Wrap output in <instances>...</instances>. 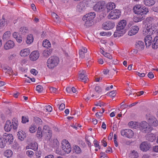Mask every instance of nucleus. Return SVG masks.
I'll use <instances>...</instances> for the list:
<instances>
[{
    "mask_svg": "<svg viewBox=\"0 0 158 158\" xmlns=\"http://www.w3.org/2000/svg\"><path fill=\"white\" fill-rule=\"evenodd\" d=\"M102 54L105 57L110 59H112V56L109 53L103 51Z\"/></svg>",
    "mask_w": 158,
    "mask_h": 158,
    "instance_id": "de8ad7c7",
    "label": "nucleus"
},
{
    "mask_svg": "<svg viewBox=\"0 0 158 158\" xmlns=\"http://www.w3.org/2000/svg\"><path fill=\"white\" fill-rule=\"evenodd\" d=\"M155 3V0H144L143 3L147 6H151L153 5Z\"/></svg>",
    "mask_w": 158,
    "mask_h": 158,
    "instance_id": "cd10ccee",
    "label": "nucleus"
},
{
    "mask_svg": "<svg viewBox=\"0 0 158 158\" xmlns=\"http://www.w3.org/2000/svg\"><path fill=\"white\" fill-rule=\"evenodd\" d=\"M115 26L114 23L107 21L104 23L102 25V27L105 30H109L112 29Z\"/></svg>",
    "mask_w": 158,
    "mask_h": 158,
    "instance_id": "ddd939ff",
    "label": "nucleus"
},
{
    "mask_svg": "<svg viewBox=\"0 0 158 158\" xmlns=\"http://www.w3.org/2000/svg\"><path fill=\"white\" fill-rule=\"evenodd\" d=\"M36 90L39 93H41L43 90V87L41 85H38L36 86Z\"/></svg>",
    "mask_w": 158,
    "mask_h": 158,
    "instance_id": "3c124183",
    "label": "nucleus"
},
{
    "mask_svg": "<svg viewBox=\"0 0 158 158\" xmlns=\"http://www.w3.org/2000/svg\"><path fill=\"white\" fill-rule=\"evenodd\" d=\"M52 52V50H51L46 49L43 51V54L44 56L47 57L51 55Z\"/></svg>",
    "mask_w": 158,
    "mask_h": 158,
    "instance_id": "f704fd0d",
    "label": "nucleus"
},
{
    "mask_svg": "<svg viewBox=\"0 0 158 158\" xmlns=\"http://www.w3.org/2000/svg\"><path fill=\"white\" fill-rule=\"evenodd\" d=\"M45 109L47 111L49 112H51L52 110V108L50 105L46 106L45 107Z\"/></svg>",
    "mask_w": 158,
    "mask_h": 158,
    "instance_id": "13d9d810",
    "label": "nucleus"
},
{
    "mask_svg": "<svg viewBox=\"0 0 158 158\" xmlns=\"http://www.w3.org/2000/svg\"><path fill=\"white\" fill-rule=\"evenodd\" d=\"M138 156V154L137 152L133 151L130 154L131 158H137Z\"/></svg>",
    "mask_w": 158,
    "mask_h": 158,
    "instance_id": "a19ab883",
    "label": "nucleus"
},
{
    "mask_svg": "<svg viewBox=\"0 0 158 158\" xmlns=\"http://www.w3.org/2000/svg\"><path fill=\"white\" fill-rule=\"evenodd\" d=\"M100 34L102 36H105L106 35H110L111 34L109 32H102L100 33Z\"/></svg>",
    "mask_w": 158,
    "mask_h": 158,
    "instance_id": "0e129e2a",
    "label": "nucleus"
},
{
    "mask_svg": "<svg viewBox=\"0 0 158 158\" xmlns=\"http://www.w3.org/2000/svg\"><path fill=\"white\" fill-rule=\"evenodd\" d=\"M74 152L77 154L80 153L81 152V150L80 147L78 146H75L74 147Z\"/></svg>",
    "mask_w": 158,
    "mask_h": 158,
    "instance_id": "a18cd8bd",
    "label": "nucleus"
},
{
    "mask_svg": "<svg viewBox=\"0 0 158 158\" xmlns=\"http://www.w3.org/2000/svg\"><path fill=\"white\" fill-rule=\"evenodd\" d=\"M138 15L134 16L133 20L135 22H138L144 19V16L143 15Z\"/></svg>",
    "mask_w": 158,
    "mask_h": 158,
    "instance_id": "473e14b6",
    "label": "nucleus"
},
{
    "mask_svg": "<svg viewBox=\"0 0 158 158\" xmlns=\"http://www.w3.org/2000/svg\"><path fill=\"white\" fill-rule=\"evenodd\" d=\"M115 6V4L114 2H110L108 3L106 5H105L106 12H109L110 10L114 9Z\"/></svg>",
    "mask_w": 158,
    "mask_h": 158,
    "instance_id": "6ab92c4d",
    "label": "nucleus"
},
{
    "mask_svg": "<svg viewBox=\"0 0 158 158\" xmlns=\"http://www.w3.org/2000/svg\"><path fill=\"white\" fill-rule=\"evenodd\" d=\"M33 35L31 34L28 35L26 38V42L28 44H30L33 42Z\"/></svg>",
    "mask_w": 158,
    "mask_h": 158,
    "instance_id": "a878e982",
    "label": "nucleus"
},
{
    "mask_svg": "<svg viewBox=\"0 0 158 158\" xmlns=\"http://www.w3.org/2000/svg\"><path fill=\"white\" fill-rule=\"evenodd\" d=\"M17 135L19 139L21 140H23L26 137V134L22 130L18 131Z\"/></svg>",
    "mask_w": 158,
    "mask_h": 158,
    "instance_id": "c85d7f7f",
    "label": "nucleus"
},
{
    "mask_svg": "<svg viewBox=\"0 0 158 158\" xmlns=\"http://www.w3.org/2000/svg\"><path fill=\"white\" fill-rule=\"evenodd\" d=\"M95 90L98 93H100L101 91V88L98 86L95 87Z\"/></svg>",
    "mask_w": 158,
    "mask_h": 158,
    "instance_id": "774afa93",
    "label": "nucleus"
},
{
    "mask_svg": "<svg viewBox=\"0 0 158 158\" xmlns=\"http://www.w3.org/2000/svg\"><path fill=\"white\" fill-rule=\"evenodd\" d=\"M52 135V131L48 132L45 134V137L47 140H49L51 138Z\"/></svg>",
    "mask_w": 158,
    "mask_h": 158,
    "instance_id": "09e8293b",
    "label": "nucleus"
},
{
    "mask_svg": "<svg viewBox=\"0 0 158 158\" xmlns=\"http://www.w3.org/2000/svg\"><path fill=\"white\" fill-rule=\"evenodd\" d=\"M90 96L92 97H94V95L93 94H92L91 92L88 95L86 94L84 95L83 96V98L86 101H88L90 99Z\"/></svg>",
    "mask_w": 158,
    "mask_h": 158,
    "instance_id": "e433bc0d",
    "label": "nucleus"
},
{
    "mask_svg": "<svg viewBox=\"0 0 158 158\" xmlns=\"http://www.w3.org/2000/svg\"><path fill=\"white\" fill-rule=\"evenodd\" d=\"M156 138L155 135L152 134H151L148 138L149 141L151 142H152Z\"/></svg>",
    "mask_w": 158,
    "mask_h": 158,
    "instance_id": "6e6d98bb",
    "label": "nucleus"
},
{
    "mask_svg": "<svg viewBox=\"0 0 158 158\" xmlns=\"http://www.w3.org/2000/svg\"><path fill=\"white\" fill-rule=\"evenodd\" d=\"M29 121L28 118L27 117L23 116L22 118V122L23 123H26Z\"/></svg>",
    "mask_w": 158,
    "mask_h": 158,
    "instance_id": "5fc2aeb1",
    "label": "nucleus"
},
{
    "mask_svg": "<svg viewBox=\"0 0 158 158\" xmlns=\"http://www.w3.org/2000/svg\"><path fill=\"white\" fill-rule=\"evenodd\" d=\"M153 37H154V36L147 35L145 37L144 41L147 47H149L152 44Z\"/></svg>",
    "mask_w": 158,
    "mask_h": 158,
    "instance_id": "2eb2a0df",
    "label": "nucleus"
},
{
    "mask_svg": "<svg viewBox=\"0 0 158 158\" xmlns=\"http://www.w3.org/2000/svg\"><path fill=\"white\" fill-rule=\"evenodd\" d=\"M93 143L94 146L96 148H98V149H100L101 147L99 145V142H98L96 140H94Z\"/></svg>",
    "mask_w": 158,
    "mask_h": 158,
    "instance_id": "864d4df0",
    "label": "nucleus"
},
{
    "mask_svg": "<svg viewBox=\"0 0 158 158\" xmlns=\"http://www.w3.org/2000/svg\"><path fill=\"white\" fill-rule=\"evenodd\" d=\"M11 33L10 31H8L5 32L3 36V40H8L10 36Z\"/></svg>",
    "mask_w": 158,
    "mask_h": 158,
    "instance_id": "72a5a7b5",
    "label": "nucleus"
},
{
    "mask_svg": "<svg viewBox=\"0 0 158 158\" xmlns=\"http://www.w3.org/2000/svg\"><path fill=\"white\" fill-rule=\"evenodd\" d=\"M133 12L139 15H146L149 12L148 8L145 6L141 7L140 5H136L133 8Z\"/></svg>",
    "mask_w": 158,
    "mask_h": 158,
    "instance_id": "20e7f679",
    "label": "nucleus"
},
{
    "mask_svg": "<svg viewBox=\"0 0 158 158\" xmlns=\"http://www.w3.org/2000/svg\"><path fill=\"white\" fill-rule=\"evenodd\" d=\"M109 96L114 97L116 95L115 91L113 90L110 92L109 94H108Z\"/></svg>",
    "mask_w": 158,
    "mask_h": 158,
    "instance_id": "052dcab7",
    "label": "nucleus"
},
{
    "mask_svg": "<svg viewBox=\"0 0 158 158\" xmlns=\"http://www.w3.org/2000/svg\"><path fill=\"white\" fill-rule=\"evenodd\" d=\"M36 136L38 139L41 138L43 136V131L40 127H39L37 129Z\"/></svg>",
    "mask_w": 158,
    "mask_h": 158,
    "instance_id": "bb28decb",
    "label": "nucleus"
},
{
    "mask_svg": "<svg viewBox=\"0 0 158 158\" xmlns=\"http://www.w3.org/2000/svg\"><path fill=\"white\" fill-rule=\"evenodd\" d=\"M96 14L94 12H91L86 14L83 16L82 19L85 22L84 25L86 27L91 26L93 23V20Z\"/></svg>",
    "mask_w": 158,
    "mask_h": 158,
    "instance_id": "7ed1b4c3",
    "label": "nucleus"
},
{
    "mask_svg": "<svg viewBox=\"0 0 158 158\" xmlns=\"http://www.w3.org/2000/svg\"><path fill=\"white\" fill-rule=\"evenodd\" d=\"M59 62V59L56 56H53L50 57L47 61V66L50 69H53L56 67Z\"/></svg>",
    "mask_w": 158,
    "mask_h": 158,
    "instance_id": "39448f33",
    "label": "nucleus"
},
{
    "mask_svg": "<svg viewBox=\"0 0 158 158\" xmlns=\"http://www.w3.org/2000/svg\"><path fill=\"white\" fill-rule=\"evenodd\" d=\"M86 72L84 70H82L79 74V78L81 80L85 83L88 79L87 76L86 75Z\"/></svg>",
    "mask_w": 158,
    "mask_h": 158,
    "instance_id": "412c9836",
    "label": "nucleus"
},
{
    "mask_svg": "<svg viewBox=\"0 0 158 158\" xmlns=\"http://www.w3.org/2000/svg\"><path fill=\"white\" fill-rule=\"evenodd\" d=\"M105 3L103 1H99L97 2L94 6V10L96 11L104 13L105 10Z\"/></svg>",
    "mask_w": 158,
    "mask_h": 158,
    "instance_id": "0eeeda50",
    "label": "nucleus"
},
{
    "mask_svg": "<svg viewBox=\"0 0 158 158\" xmlns=\"http://www.w3.org/2000/svg\"><path fill=\"white\" fill-rule=\"evenodd\" d=\"M30 52V49L28 48H26L21 50L20 55L22 57H25L28 55Z\"/></svg>",
    "mask_w": 158,
    "mask_h": 158,
    "instance_id": "5701e85b",
    "label": "nucleus"
},
{
    "mask_svg": "<svg viewBox=\"0 0 158 158\" xmlns=\"http://www.w3.org/2000/svg\"><path fill=\"white\" fill-rule=\"evenodd\" d=\"M12 152L10 150H6L4 153V155L7 158L10 157L12 155Z\"/></svg>",
    "mask_w": 158,
    "mask_h": 158,
    "instance_id": "58836bf2",
    "label": "nucleus"
},
{
    "mask_svg": "<svg viewBox=\"0 0 158 158\" xmlns=\"http://www.w3.org/2000/svg\"><path fill=\"white\" fill-rule=\"evenodd\" d=\"M6 24V21L4 19H2L0 20V27L2 28Z\"/></svg>",
    "mask_w": 158,
    "mask_h": 158,
    "instance_id": "603ef678",
    "label": "nucleus"
},
{
    "mask_svg": "<svg viewBox=\"0 0 158 158\" xmlns=\"http://www.w3.org/2000/svg\"><path fill=\"white\" fill-rule=\"evenodd\" d=\"M152 9L153 11L158 13V5L152 7Z\"/></svg>",
    "mask_w": 158,
    "mask_h": 158,
    "instance_id": "bf43d9fd",
    "label": "nucleus"
},
{
    "mask_svg": "<svg viewBox=\"0 0 158 158\" xmlns=\"http://www.w3.org/2000/svg\"><path fill=\"white\" fill-rule=\"evenodd\" d=\"M26 154L28 156L31 158L34 155L33 152L31 150H28L26 151Z\"/></svg>",
    "mask_w": 158,
    "mask_h": 158,
    "instance_id": "8fccbe9b",
    "label": "nucleus"
},
{
    "mask_svg": "<svg viewBox=\"0 0 158 158\" xmlns=\"http://www.w3.org/2000/svg\"><path fill=\"white\" fill-rule=\"evenodd\" d=\"M36 127L34 125H31L29 127V130L32 133L35 132Z\"/></svg>",
    "mask_w": 158,
    "mask_h": 158,
    "instance_id": "37998d69",
    "label": "nucleus"
},
{
    "mask_svg": "<svg viewBox=\"0 0 158 158\" xmlns=\"http://www.w3.org/2000/svg\"><path fill=\"white\" fill-rule=\"evenodd\" d=\"M5 141L3 136L0 135V148H3L5 146Z\"/></svg>",
    "mask_w": 158,
    "mask_h": 158,
    "instance_id": "c9c22d12",
    "label": "nucleus"
},
{
    "mask_svg": "<svg viewBox=\"0 0 158 158\" xmlns=\"http://www.w3.org/2000/svg\"><path fill=\"white\" fill-rule=\"evenodd\" d=\"M152 44V47L154 49H156L158 48V36H154Z\"/></svg>",
    "mask_w": 158,
    "mask_h": 158,
    "instance_id": "4be33fe9",
    "label": "nucleus"
},
{
    "mask_svg": "<svg viewBox=\"0 0 158 158\" xmlns=\"http://www.w3.org/2000/svg\"><path fill=\"white\" fill-rule=\"evenodd\" d=\"M131 127L137 129L139 128L142 132L145 133L148 132L152 130V128L149 124L146 121H143L140 123L131 122L129 123Z\"/></svg>",
    "mask_w": 158,
    "mask_h": 158,
    "instance_id": "f257e3e1",
    "label": "nucleus"
},
{
    "mask_svg": "<svg viewBox=\"0 0 158 158\" xmlns=\"http://www.w3.org/2000/svg\"><path fill=\"white\" fill-rule=\"evenodd\" d=\"M3 136L6 142L8 144H10L13 142L14 138L12 134L5 133L3 135Z\"/></svg>",
    "mask_w": 158,
    "mask_h": 158,
    "instance_id": "4468645a",
    "label": "nucleus"
},
{
    "mask_svg": "<svg viewBox=\"0 0 158 158\" xmlns=\"http://www.w3.org/2000/svg\"><path fill=\"white\" fill-rule=\"evenodd\" d=\"M65 108V104L64 103L61 104L59 107V109L61 110H63Z\"/></svg>",
    "mask_w": 158,
    "mask_h": 158,
    "instance_id": "680f3d73",
    "label": "nucleus"
},
{
    "mask_svg": "<svg viewBox=\"0 0 158 158\" xmlns=\"http://www.w3.org/2000/svg\"><path fill=\"white\" fill-rule=\"evenodd\" d=\"M61 144L62 149L67 153H69L71 151V148L69 142L66 139H64Z\"/></svg>",
    "mask_w": 158,
    "mask_h": 158,
    "instance_id": "9d476101",
    "label": "nucleus"
},
{
    "mask_svg": "<svg viewBox=\"0 0 158 158\" xmlns=\"http://www.w3.org/2000/svg\"><path fill=\"white\" fill-rule=\"evenodd\" d=\"M135 47L139 50H142L143 49L144 45L143 42L139 41H137L135 44Z\"/></svg>",
    "mask_w": 158,
    "mask_h": 158,
    "instance_id": "393cba45",
    "label": "nucleus"
},
{
    "mask_svg": "<svg viewBox=\"0 0 158 158\" xmlns=\"http://www.w3.org/2000/svg\"><path fill=\"white\" fill-rule=\"evenodd\" d=\"M121 15L119 10L115 9L111 11L108 16V18L110 19H116L118 18Z\"/></svg>",
    "mask_w": 158,
    "mask_h": 158,
    "instance_id": "1a4fd4ad",
    "label": "nucleus"
},
{
    "mask_svg": "<svg viewBox=\"0 0 158 158\" xmlns=\"http://www.w3.org/2000/svg\"><path fill=\"white\" fill-rule=\"evenodd\" d=\"M150 148V144L147 142L142 143L140 146V150L143 152H146Z\"/></svg>",
    "mask_w": 158,
    "mask_h": 158,
    "instance_id": "dca6fc26",
    "label": "nucleus"
},
{
    "mask_svg": "<svg viewBox=\"0 0 158 158\" xmlns=\"http://www.w3.org/2000/svg\"><path fill=\"white\" fill-rule=\"evenodd\" d=\"M139 30V28L136 26H133L128 32V35L131 36L136 34Z\"/></svg>",
    "mask_w": 158,
    "mask_h": 158,
    "instance_id": "aec40b11",
    "label": "nucleus"
},
{
    "mask_svg": "<svg viewBox=\"0 0 158 158\" xmlns=\"http://www.w3.org/2000/svg\"><path fill=\"white\" fill-rule=\"evenodd\" d=\"M146 118L149 124L154 127L158 126L157 120L155 117L151 114L149 113L147 114L146 115Z\"/></svg>",
    "mask_w": 158,
    "mask_h": 158,
    "instance_id": "6e6552de",
    "label": "nucleus"
},
{
    "mask_svg": "<svg viewBox=\"0 0 158 158\" xmlns=\"http://www.w3.org/2000/svg\"><path fill=\"white\" fill-rule=\"evenodd\" d=\"M50 91L51 92L56 93L57 90L56 88L54 87H51L50 89Z\"/></svg>",
    "mask_w": 158,
    "mask_h": 158,
    "instance_id": "338daca9",
    "label": "nucleus"
},
{
    "mask_svg": "<svg viewBox=\"0 0 158 158\" xmlns=\"http://www.w3.org/2000/svg\"><path fill=\"white\" fill-rule=\"evenodd\" d=\"M51 45V44L48 40H45L43 42V46L45 48H48L50 47Z\"/></svg>",
    "mask_w": 158,
    "mask_h": 158,
    "instance_id": "4c0bfd02",
    "label": "nucleus"
},
{
    "mask_svg": "<svg viewBox=\"0 0 158 158\" xmlns=\"http://www.w3.org/2000/svg\"><path fill=\"white\" fill-rule=\"evenodd\" d=\"M121 134L122 136H125L129 138H132L134 136V133L132 131L129 129L122 130Z\"/></svg>",
    "mask_w": 158,
    "mask_h": 158,
    "instance_id": "9b49d317",
    "label": "nucleus"
},
{
    "mask_svg": "<svg viewBox=\"0 0 158 158\" xmlns=\"http://www.w3.org/2000/svg\"><path fill=\"white\" fill-rule=\"evenodd\" d=\"M81 127V125H80L79 124H75V125H73L72 126V127L75 129H77L80 127Z\"/></svg>",
    "mask_w": 158,
    "mask_h": 158,
    "instance_id": "69168bd1",
    "label": "nucleus"
},
{
    "mask_svg": "<svg viewBox=\"0 0 158 158\" xmlns=\"http://www.w3.org/2000/svg\"><path fill=\"white\" fill-rule=\"evenodd\" d=\"M52 17L53 18H55L56 20H58L59 17L57 14L54 12H52Z\"/></svg>",
    "mask_w": 158,
    "mask_h": 158,
    "instance_id": "4d7b16f0",
    "label": "nucleus"
},
{
    "mask_svg": "<svg viewBox=\"0 0 158 158\" xmlns=\"http://www.w3.org/2000/svg\"><path fill=\"white\" fill-rule=\"evenodd\" d=\"M20 31L23 35H25L26 33H28V30L26 27H21L19 29Z\"/></svg>",
    "mask_w": 158,
    "mask_h": 158,
    "instance_id": "79ce46f5",
    "label": "nucleus"
},
{
    "mask_svg": "<svg viewBox=\"0 0 158 158\" xmlns=\"http://www.w3.org/2000/svg\"><path fill=\"white\" fill-rule=\"evenodd\" d=\"M155 26L154 25L151 24L148 26L147 27L145 30V32L147 35H152L154 36V34L155 33Z\"/></svg>",
    "mask_w": 158,
    "mask_h": 158,
    "instance_id": "f8f14e48",
    "label": "nucleus"
},
{
    "mask_svg": "<svg viewBox=\"0 0 158 158\" xmlns=\"http://www.w3.org/2000/svg\"><path fill=\"white\" fill-rule=\"evenodd\" d=\"M43 130L44 133L45 134H47V132H49V131H52L49 127L47 125L44 126Z\"/></svg>",
    "mask_w": 158,
    "mask_h": 158,
    "instance_id": "c03bdc74",
    "label": "nucleus"
},
{
    "mask_svg": "<svg viewBox=\"0 0 158 158\" xmlns=\"http://www.w3.org/2000/svg\"><path fill=\"white\" fill-rule=\"evenodd\" d=\"M126 24V21L124 20H122L119 22L117 27L116 30L114 34V37H119L125 33L124 28Z\"/></svg>",
    "mask_w": 158,
    "mask_h": 158,
    "instance_id": "f03ea898",
    "label": "nucleus"
},
{
    "mask_svg": "<svg viewBox=\"0 0 158 158\" xmlns=\"http://www.w3.org/2000/svg\"><path fill=\"white\" fill-rule=\"evenodd\" d=\"M18 121L15 119H13L11 123L10 120L6 122L4 129L6 131L8 132L10 131L12 128L14 130L16 129L18 126Z\"/></svg>",
    "mask_w": 158,
    "mask_h": 158,
    "instance_id": "423d86ee",
    "label": "nucleus"
},
{
    "mask_svg": "<svg viewBox=\"0 0 158 158\" xmlns=\"http://www.w3.org/2000/svg\"><path fill=\"white\" fill-rule=\"evenodd\" d=\"M14 46V43L11 40H9L5 44L4 47L5 49L8 50L12 48Z\"/></svg>",
    "mask_w": 158,
    "mask_h": 158,
    "instance_id": "b1692460",
    "label": "nucleus"
},
{
    "mask_svg": "<svg viewBox=\"0 0 158 158\" xmlns=\"http://www.w3.org/2000/svg\"><path fill=\"white\" fill-rule=\"evenodd\" d=\"M40 54L37 51L32 52L30 55V59L32 61L36 60L39 57Z\"/></svg>",
    "mask_w": 158,
    "mask_h": 158,
    "instance_id": "a211bd4d",
    "label": "nucleus"
},
{
    "mask_svg": "<svg viewBox=\"0 0 158 158\" xmlns=\"http://www.w3.org/2000/svg\"><path fill=\"white\" fill-rule=\"evenodd\" d=\"M87 7V6L85 2H80L77 6V10L79 12H81L84 11Z\"/></svg>",
    "mask_w": 158,
    "mask_h": 158,
    "instance_id": "f3484780",
    "label": "nucleus"
},
{
    "mask_svg": "<svg viewBox=\"0 0 158 158\" xmlns=\"http://www.w3.org/2000/svg\"><path fill=\"white\" fill-rule=\"evenodd\" d=\"M87 52V49L85 47H82L79 51V54L80 57L83 58L85 57V53Z\"/></svg>",
    "mask_w": 158,
    "mask_h": 158,
    "instance_id": "7c9ffc66",
    "label": "nucleus"
},
{
    "mask_svg": "<svg viewBox=\"0 0 158 158\" xmlns=\"http://www.w3.org/2000/svg\"><path fill=\"white\" fill-rule=\"evenodd\" d=\"M34 121L38 125H40L42 124V121L41 119L38 117H35L34 118Z\"/></svg>",
    "mask_w": 158,
    "mask_h": 158,
    "instance_id": "49530a36",
    "label": "nucleus"
},
{
    "mask_svg": "<svg viewBox=\"0 0 158 158\" xmlns=\"http://www.w3.org/2000/svg\"><path fill=\"white\" fill-rule=\"evenodd\" d=\"M27 149L29 148L32 149L34 150H36L38 149V144L36 142H34L31 143V144L29 145V146H27L26 147Z\"/></svg>",
    "mask_w": 158,
    "mask_h": 158,
    "instance_id": "c756f323",
    "label": "nucleus"
},
{
    "mask_svg": "<svg viewBox=\"0 0 158 158\" xmlns=\"http://www.w3.org/2000/svg\"><path fill=\"white\" fill-rule=\"evenodd\" d=\"M97 1V0H86L85 2L87 7H92Z\"/></svg>",
    "mask_w": 158,
    "mask_h": 158,
    "instance_id": "2f4dec72",
    "label": "nucleus"
},
{
    "mask_svg": "<svg viewBox=\"0 0 158 158\" xmlns=\"http://www.w3.org/2000/svg\"><path fill=\"white\" fill-rule=\"evenodd\" d=\"M147 19L149 23H154L156 20V18L155 17H149Z\"/></svg>",
    "mask_w": 158,
    "mask_h": 158,
    "instance_id": "ea45409f",
    "label": "nucleus"
},
{
    "mask_svg": "<svg viewBox=\"0 0 158 158\" xmlns=\"http://www.w3.org/2000/svg\"><path fill=\"white\" fill-rule=\"evenodd\" d=\"M30 72L31 74H32L33 75H36L38 73L37 71L35 69H31Z\"/></svg>",
    "mask_w": 158,
    "mask_h": 158,
    "instance_id": "e2e57ef3",
    "label": "nucleus"
}]
</instances>
